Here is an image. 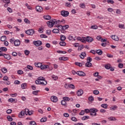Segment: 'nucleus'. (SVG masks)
I'll use <instances>...</instances> for the list:
<instances>
[{
    "mask_svg": "<svg viewBox=\"0 0 125 125\" xmlns=\"http://www.w3.org/2000/svg\"><path fill=\"white\" fill-rule=\"evenodd\" d=\"M97 112H98V109L95 108L90 109V116L91 117H96L97 116Z\"/></svg>",
    "mask_w": 125,
    "mask_h": 125,
    "instance_id": "f257e3e1",
    "label": "nucleus"
},
{
    "mask_svg": "<svg viewBox=\"0 0 125 125\" xmlns=\"http://www.w3.org/2000/svg\"><path fill=\"white\" fill-rule=\"evenodd\" d=\"M47 24L49 28H52V27L54 26V24H57V22L52 20H51L47 22Z\"/></svg>",
    "mask_w": 125,
    "mask_h": 125,
    "instance_id": "f03ea898",
    "label": "nucleus"
},
{
    "mask_svg": "<svg viewBox=\"0 0 125 125\" xmlns=\"http://www.w3.org/2000/svg\"><path fill=\"white\" fill-rule=\"evenodd\" d=\"M33 43L34 45H36V46H40V45H42V42L41 41H33Z\"/></svg>",
    "mask_w": 125,
    "mask_h": 125,
    "instance_id": "7ed1b4c3",
    "label": "nucleus"
},
{
    "mask_svg": "<svg viewBox=\"0 0 125 125\" xmlns=\"http://www.w3.org/2000/svg\"><path fill=\"white\" fill-rule=\"evenodd\" d=\"M34 33H35V31H34L33 29H29L27 31H25V34H27V35H29L30 36L34 35Z\"/></svg>",
    "mask_w": 125,
    "mask_h": 125,
    "instance_id": "20e7f679",
    "label": "nucleus"
},
{
    "mask_svg": "<svg viewBox=\"0 0 125 125\" xmlns=\"http://www.w3.org/2000/svg\"><path fill=\"white\" fill-rule=\"evenodd\" d=\"M61 15L63 17H67L69 15V12L67 11H62L61 12Z\"/></svg>",
    "mask_w": 125,
    "mask_h": 125,
    "instance_id": "39448f33",
    "label": "nucleus"
},
{
    "mask_svg": "<svg viewBox=\"0 0 125 125\" xmlns=\"http://www.w3.org/2000/svg\"><path fill=\"white\" fill-rule=\"evenodd\" d=\"M51 100L52 102H54V103H56V102L58 101V98H57V97L55 96H52L51 97Z\"/></svg>",
    "mask_w": 125,
    "mask_h": 125,
    "instance_id": "423d86ee",
    "label": "nucleus"
},
{
    "mask_svg": "<svg viewBox=\"0 0 125 125\" xmlns=\"http://www.w3.org/2000/svg\"><path fill=\"white\" fill-rule=\"evenodd\" d=\"M110 37L111 39L113 40V41H115V42H119V37L116 35H111Z\"/></svg>",
    "mask_w": 125,
    "mask_h": 125,
    "instance_id": "0eeeda50",
    "label": "nucleus"
},
{
    "mask_svg": "<svg viewBox=\"0 0 125 125\" xmlns=\"http://www.w3.org/2000/svg\"><path fill=\"white\" fill-rule=\"evenodd\" d=\"M49 68L48 65L42 64L41 69V70H46V69Z\"/></svg>",
    "mask_w": 125,
    "mask_h": 125,
    "instance_id": "6e6552de",
    "label": "nucleus"
},
{
    "mask_svg": "<svg viewBox=\"0 0 125 125\" xmlns=\"http://www.w3.org/2000/svg\"><path fill=\"white\" fill-rule=\"evenodd\" d=\"M86 42H93V39L89 36H88L85 38Z\"/></svg>",
    "mask_w": 125,
    "mask_h": 125,
    "instance_id": "1a4fd4ad",
    "label": "nucleus"
},
{
    "mask_svg": "<svg viewBox=\"0 0 125 125\" xmlns=\"http://www.w3.org/2000/svg\"><path fill=\"white\" fill-rule=\"evenodd\" d=\"M83 94V91L82 89L79 90L77 92V96H82Z\"/></svg>",
    "mask_w": 125,
    "mask_h": 125,
    "instance_id": "9d476101",
    "label": "nucleus"
},
{
    "mask_svg": "<svg viewBox=\"0 0 125 125\" xmlns=\"http://www.w3.org/2000/svg\"><path fill=\"white\" fill-rule=\"evenodd\" d=\"M78 76H82V77H85V73L83 71H77L76 73Z\"/></svg>",
    "mask_w": 125,
    "mask_h": 125,
    "instance_id": "9b49d317",
    "label": "nucleus"
},
{
    "mask_svg": "<svg viewBox=\"0 0 125 125\" xmlns=\"http://www.w3.org/2000/svg\"><path fill=\"white\" fill-rule=\"evenodd\" d=\"M36 11H38V12H42V7L40 6H37L36 7Z\"/></svg>",
    "mask_w": 125,
    "mask_h": 125,
    "instance_id": "f8f14e48",
    "label": "nucleus"
},
{
    "mask_svg": "<svg viewBox=\"0 0 125 125\" xmlns=\"http://www.w3.org/2000/svg\"><path fill=\"white\" fill-rule=\"evenodd\" d=\"M59 28H62V30H67L69 28V25H66L65 26L59 25Z\"/></svg>",
    "mask_w": 125,
    "mask_h": 125,
    "instance_id": "ddd939ff",
    "label": "nucleus"
},
{
    "mask_svg": "<svg viewBox=\"0 0 125 125\" xmlns=\"http://www.w3.org/2000/svg\"><path fill=\"white\" fill-rule=\"evenodd\" d=\"M86 56V53L83 52L81 53V55H80V58H81V59H84V57Z\"/></svg>",
    "mask_w": 125,
    "mask_h": 125,
    "instance_id": "4468645a",
    "label": "nucleus"
},
{
    "mask_svg": "<svg viewBox=\"0 0 125 125\" xmlns=\"http://www.w3.org/2000/svg\"><path fill=\"white\" fill-rule=\"evenodd\" d=\"M14 43L15 46H19V45H20V41L18 40H17L15 41V42Z\"/></svg>",
    "mask_w": 125,
    "mask_h": 125,
    "instance_id": "2eb2a0df",
    "label": "nucleus"
},
{
    "mask_svg": "<svg viewBox=\"0 0 125 125\" xmlns=\"http://www.w3.org/2000/svg\"><path fill=\"white\" fill-rule=\"evenodd\" d=\"M3 56H4L5 59H7V60H10V59H11V57H10V55L8 54H4Z\"/></svg>",
    "mask_w": 125,
    "mask_h": 125,
    "instance_id": "dca6fc26",
    "label": "nucleus"
},
{
    "mask_svg": "<svg viewBox=\"0 0 125 125\" xmlns=\"http://www.w3.org/2000/svg\"><path fill=\"white\" fill-rule=\"evenodd\" d=\"M25 115V111L22 110L20 114H19V117L21 119L23 118V116Z\"/></svg>",
    "mask_w": 125,
    "mask_h": 125,
    "instance_id": "f3484780",
    "label": "nucleus"
},
{
    "mask_svg": "<svg viewBox=\"0 0 125 125\" xmlns=\"http://www.w3.org/2000/svg\"><path fill=\"white\" fill-rule=\"evenodd\" d=\"M68 58L67 57H62L59 58V60L60 61H67L68 60Z\"/></svg>",
    "mask_w": 125,
    "mask_h": 125,
    "instance_id": "a211bd4d",
    "label": "nucleus"
},
{
    "mask_svg": "<svg viewBox=\"0 0 125 125\" xmlns=\"http://www.w3.org/2000/svg\"><path fill=\"white\" fill-rule=\"evenodd\" d=\"M110 110L111 111H115V110H117L118 109V106L116 105H114L111 107H110Z\"/></svg>",
    "mask_w": 125,
    "mask_h": 125,
    "instance_id": "6ab92c4d",
    "label": "nucleus"
},
{
    "mask_svg": "<svg viewBox=\"0 0 125 125\" xmlns=\"http://www.w3.org/2000/svg\"><path fill=\"white\" fill-rule=\"evenodd\" d=\"M43 18L45 20H50L51 19V17L49 15L43 16Z\"/></svg>",
    "mask_w": 125,
    "mask_h": 125,
    "instance_id": "aec40b11",
    "label": "nucleus"
},
{
    "mask_svg": "<svg viewBox=\"0 0 125 125\" xmlns=\"http://www.w3.org/2000/svg\"><path fill=\"white\" fill-rule=\"evenodd\" d=\"M112 67V65H111V64L108 63L105 65L104 66V68H105V69H107V70H109L110 68H111Z\"/></svg>",
    "mask_w": 125,
    "mask_h": 125,
    "instance_id": "412c9836",
    "label": "nucleus"
},
{
    "mask_svg": "<svg viewBox=\"0 0 125 125\" xmlns=\"http://www.w3.org/2000/svg\"><path fill=\"white\" fill-rule=\"evenodd\" d=\"M82 121H86V120H89V116H84L82 118Z\"/></svg>",
    "mask_w": 125,
    "mask_h": 125,
    "instance_id": "4be33fe9",
    "label": "nucleus"
},
{
    "mask_svg": "<svg viewBox=\"0 0 125 125\" xmlns=\"http://www.w3.org/2000/svg\"><path fill=\"white\" fill-rule=\"evenodd\" d=\"M35 65L37 68H41L42 63L41 62H37L35 63Z\"/></svg>",
    "mask_w": 125,
    "mask_h": 125,
    "instance_id": "5701e85b",
    "label": "nucleus"
},
{
    "mask_svg": "<svg viewBox=\"0 0 125 125\" xmlns=\"http://www.w3.org/2000/svg\"><path fill=\"white\" fill-rule=\"evenodd\" d=\"M42 81V82H40V84H41V85H46V84H47V82H46V81L44 80Z\"/></svg>",
    "mask_w": 125,
    "mask_h": 125,
    "instance_id": "b1692460",
    "label": "nucleus"
},
{
    "mask_svg": "<svg viewBox=\"0 0 125 125\" xmlns=\"http://www.w3.org/2000/svg\"><path fill=\"white\" fill-rule=\"evenodd\" d=\"M68 40L69 41H76V39H74V36H73V35H70L68 37Z\"/></svg>",
    "mask_w": 125,
    "mask_h": 125,
    "instance_id": "393cba45",
    "label": "nucleus"
},
{
    "mask_svg": "<svg viewBox=\"0 0 125 125\" xmlns=\"http://www.w3.org/2000/svg\"><path fill=\"white\" fill-rule=\"evenodd\" d=\"M91 66H92V63H91V62H87L85 63V67H88V68H90Z\"/></svg>",
    "mask_w": 125,
    "mask_h": 125,
    "instance_id": "a878e982",
    "label": "nucleus"
},
{
    "mask_svg": "<svg viewBox=\"0 0 125 125\" xmlns=\"http://www.w3.org/2000/svg\"><path fill=\"white\" fill-rule=\"evenodd\" d=\"M1 71L3 74H5L7 72V69L5 67H3L1 69Z\"/></svg>",
    "mask_w": 125,
    "mask_h": 125,
    "instance_id": "bb28decb",
    "label": "nucleus"
},
{
    "mask_svg": "<svg viewBox=\"0 0 125 125\" xmlns=\"http://www.w3.org/2000/svg\"><path fill=\"white\" fill-rule=\"evenodd\" d=\"M21 88L22 89H25V88H27V83H24L21 84Z\"/></svg>",
    "mask_w": 125,
    "mask_h": 125,
    "instance_id": "cd10ccee",
    "label": "nucleus"
},
{
    "mask_svg": "<svg viewBox=\"0 0 125 125\" xmlns=\"http://www.w3.org/2000/svg\"><path fill=\"white\" fill-rule=\"evenodd\" d=\"M0 50H1V51H7V48H6V47H1L0 48Z\"/></svg>",
    "mask_w": 125,
    "mask_h": 125,
    "instance_id": "c85d7f7f",
    "label": "nucleus"
},
{
    "mask_svg": "<svg viewBox=\"0 0 125 125\" xmlns=\"http://www.w3.org/2000/svg\"><path fill=\"white\" fill-rule=\"evenodd\" d=\"M101 107L104 109H107V108H108V104H102Z\"/></svg>",
    "mask_w": 125,
    "mask_h": 125,
    "instance_id": "c756f323",
    "label": "nucleus"
},
{
    "mask_svg": "<svg viewBox=\"0 0 125 125\" xmlns=\"http://www.w3.org/2000/svg\"><path fill=\"white\" fill-rule=\"evenodd\" d=\"M52 32L54 34H58V33H59V29H53Z\"/></svg>",
    "mask_w": 125,
    "mask_h": 125,
    "instance_id": "7c9ffc66",
    "label": "nucleus"
},
{
    "mask_svg": "<svg viewBox=\"0 0 125 125\" xmlns=\"http://www.w3.org/2000/svg\"><path fill=\"white\" fill-rule=\"evenodd\" d=\"M96 53L98 54V55H102L103 54V52L101 50H97L96 51Z\"/></svg>",
    "mask_w": 125,
    "mask_h": 125,
    "instance_id": "2f4dec72",
    "label": "nucleus"
},
{
    "mask_svg": "<svg viewBox=\"0 0 125 125\" xmlns=\"http://www.w3.org/2000/svg\"><path fill=\"white\" fill-rule=\"evenodd\" d=\"M60 40L62 41V42H64V41L66 40V37H65L64 35H62L61 36Z\"/></svg>",
    "mask_w": 125,
    "mask_h": 125,
    "instance_id": "473e14b6",
    "label": "nucleus"
},
{
    "mask_svg": "<svg viewBox=\"0 0 125 125\" xmlns=\"http://www.w3.org/2000/svg\"><path fill=\"white\" fill-rule=\"evenodd\" d=\"M109 121H117V119L115 117H111L108 118Z\"/></svg>",
    "mask_w": 125,
    "mask_h": 125,
    "instance_id": "72a5a7b5",
    "label": "nucleus"
},
{
    "mask_svg": "<svg viewBox=\"0 0 125 125\" xmlns=\"http://www.w3.org/2000/svg\"><path fill=\"white\" fill-rule=\"evenodd\" d=\"M47 118L46 117H43L41 119V123H44V122H46Z\"/></svg>",
    "mask_w": 125,
    "mask_h": 125,
    "instance_id": "f704fd0d",
    "label": "nucleus"
},
{
    "mask_svg": "<svg viewBox=\"0 0 125 125\" xmlns=\"http://www.w3.org/2000/svg\"><path fill=\"white\" fill-rule=\"evenodd\" d=\"M60 45L61 46H65V45H66V42H65L64 41H62L60 42Z\"/></svg>",
    "mask_w": 125,
    "mask_h": 125,
    "instance_id": "c9c22d12",
    "label": "nucleus"
},
{
    "mask_svg": "<svg viewBox=\"0 0 125 125\" xmlns=\"http://www.w3.org/2000/svg\"><path fill=\"white\" fill-rule=\"evenodd\" d=\"M63 100H64L65 102L66 101H70V99L69 97H64L62 98Z\"/></svg>",
    "mask_w": 125,
    "mask_h": 125,
    "instance_id": "e433bc0d",
    "label": "nucleus"
},
{
    "mask_svg": "<svg viewBox=\"0 0 125 125\" xmlns=\"http://www.w3.org/2000/svg\"><path fill=\"white\" fill-rule=\"evenodd\" d=\"M61 104L63 106H66L67 105V103L66 102L63 100L61 101Z\"/></svg>",
    "mask_w": 125,
    "mask_h": 125,
    "instance_id": "4c0bfd02",
    "label": "nucleus"
},
{
    "mask_svg": "<svg viewBox=\"0 0 125 125\" xmlns=\"http://www.w3.org/2000/svg\"><path fill=\"white\" fill-rule=\"evenodd\" d=\"M4 3H6L7 4H9V3H10V0H2Z\"/></svg>",
    "mask_w": 125,
    "mask_h": 125,
    "instance_id": "58836bf2",
    "label": "nucleus"
},
{
    "mask_svg": "<svg viewBox=\"0 0 125 125\" xmlns=\"http://www.w3.org/2000/svg\"><path fill=\"white\" fill-rule=\"evenodd\" d=\"M5 40H6V37L4 36H2L0 38V41L1 42H5Z\"/></svg>",
    "mask_w": 125,
    "mask_h": 125,
    "instance_id": "ea45409f",
    "label": "nucleus"
},
{
    "mask_svg": "<svg viewBox=\"0 0 125 125\" xmlns=\"http://www.w3.org/2000/svg\"><path fill=\"white\" fill-rule=\"evenodd\" d=\"M93 93H94L95 95H98V94H99V91L97 90H95L93 91Z\"/></svg>",
    "mask_w": 125,
    "mask_h": 125,
    "instance_id": "a19ab883",
    "label": "nucleus"
},
{
    "mask_svg": "<svg viewBox=\"0 0 125 125\" xmlns=\"http://www.w3.org/2000/svg\"><path fill=\"white\" fill-rule=\"evenodd\" d=\"M69 88H71L72 89H75V85L73 84H69Z\"/></svg>",
    "mask_w": 125,
    "mask_h": 125,
    "instance_id": "79ce46f5",
    "label": "nucleus"
},
{
    "mask_svg": "<svg viewBox=\"0 0 125 125\" xmlns=\"http://www.w3.org/2000/svg\"><path fill=\"white\" fill-rule=\"evenodd\" d=\"M41 38H42L43 39H46L47 38V36H46L45 34H41L40 35Z\"/></svg>",
    "mask_w": 125,
    "mask_h": 125,
    "instance_id": "37998d69",
    "label": "nucleus"
},
{
    "mask_svg": "<svg viewBox=\"0 0 125 125\" xmlns=\"http://www.w3.org/2000/svg\"><path fill=\"white\" fill-rule=\"evenodd\" d=\"M46 35H48V36H50V35L51 34V30H47L46 31Z\"/></svg>",
    "mask_w": 125,
    "mask_h": 125,
    "instance_id": "c03bdc74",
    "label": "nucleus"
},
{
    "mask_svg": "<svg viewBox=\"0 0 125 125\" xmlns=\"http://www.w3.org/2000/svg\"><path fill=\"white\" fill-rule=\"evenodd\" d=\"M7 119H8V121H9V122H12V121H13L12 117H11V116H7Z\"/></svg>",
    "mask_w": 125,
    "mask_h": 125,
    "instance_id": "a18cd8bd",
    "label": "nucleus"
},
{
    "mask_svg": "<svg viewBox=\"0 0 125 125\" xmlns=\"http://www.w3.org/2000/svg\"><path fill=\"white\" fill-rule=\"evenodd\" d=\"M52 78L53 80H54V81H57V80H58V77H57L55 75H53L52 76Z\"/></svg>",
    "mask_w": 125,
    "mask_h": 125,
    "instance_id": "49530a36",
    "label": "nucleus"
},
{
    "mask_svg": "<svg viewBox=\"0 0 125 125\" xmlns=\"http://www.w3.org/2000/svg\"><path fill=\"white\" fill-rule=\"evenodd\" d=\"M88 100H89V101H91V102L94 101V98H93V97H92V96H90L88 98Z\"/></svg>",
    "mask_w": 125,
    "mask_h": 125,
    "instance_id": "de8ad7c7",
    "label": "nucleus"
},
{
    "mask_svg": "<svg viewBox=\"0 0 125 125\" xmlns=\"http://www.w3.org/2000/svg\"><path fill=\"white\" fill-rule=\"evenodd\" d=\"M24 21L25 22V23H26L27 24H30V23H31L30 21H29L28 19L26 18L24 20Z\"/></svg>",
    "mask_w": 125,
    "mask_h": 125,
    "instance_id": "09e8293b",
    "label": "nucleus"
},
{
    "mask_svg": "<svg viewBox=\"0 0 125 125\" xmlns=\"http://www.w3.org/2000/svg\"><path fill=\"white\" fill-rule=\"evenodd\" d=\"M38 80H39L40 81H44V80H45V78H44V77H39L38 78Z\"/></svg>",
    "mask_w": 125,
    "mask_h": 125,
    "instance_id": "8fccbe9b",
    "label": "nucleus"
},
{
    "mask_svg": "<svg viewBox=\"0 0 125 125\" xmlns=\"http://www.w3.org/2000/svg\"><path fill=\"white\" fill-rule=\"evenodd\" d=\"M39 92H40L39 90H36V91H34L32 93L34 95H38V93H39Z\"/></svg>",
    "mask_w": 125,
    "mask_h": 125,
    "instance_id": "3c124183",
    "label": "nucleus"
},
{
    "mask_svg": "<svg viewBox=\"0 0 125 125\" xmlns=\"http://www.w3.org/2000/svg\"><path fill=\"white\" fill-rule=\"evenodd\" d=\"M15 101V99L13 98H10L8 99V102H11V103H12V102H14Z\"/></svg>",
    "mask_w": 125,
    "mask_h": 125,
    "instance_id": "603ef678",
    "label": "nucleus"
},
{
    "mask_svg": "<svg viewBox=\"0 0 125 125\" xmlns=\"http://www.w3.org/2000/svg\"><path fill=\"white\" fill-rule=\"evenodd\" d=\"M86 42V39H85V38H82V39L81 40V42H83V43H84Z\"/></svg>",
    "mask_w": 125,
    "mask_h": 125,
    "instance_id": "864d4df0",
    "label": "nucleus"
},
{
    "mask_svg": "<svg viewBox=\"0 0 125 125\" xmlns=\"http://www.w3.org/2000/svg\"><path fill=\"white\" fill-rule=\"evenodd\" d=\"M107 11H108V12H113V11H114V9L112 8H108Z\"/></svg>",
    "mask_w": 125,
    "mask_h": 125,
    "instance_id": "5fc2aeb1",
    "label": "nucleus"
},
{
    "mask_svg": "<svg viewBox=\"0 0 125 125\" xmlns=\"http://www.w3.org/2000/svg\"><path fill=\"white\" fill-rule=\"evenodd\" d=\"M87 62H90L92 61V59L89 57L87 58Z\"/></svg>",
    "mask_w": 125,
    "mask_h": 125,
    "instance_id": "6e6d98bb",
    "label": "nucleus"
},
{
    "mask_svg": "<svg viewBox=\"0 0 125 125\" xmlns=\"http://www.w3.org/2000/svg\"><path fill=\"white\" fill-rule=\"evenodd\" d=\"M75 65L79 66V67H82L83 64L81 62H75Z\"/></svg>",
    "mask_w": 125,
    "mask_h": 125,
    "instance_id": "4d7b16f0",
    "label": "nucleus"
},
{
    "mask_svg": "<svg viewBox=\"0 0 125 125\" xmlns=\"http://www.w3.org/2000/svg\"><path fill=\"white\" fill-rule=\"evenodd\" d=\"M24 53L25 54V55H29V54H30V51H29V50H25L24 51Z\"/></svg>",
    "mask_w": 125,
    "mask_h": 125,
    "instance_id": "13d9d810",
    "label": "nucleus"
},
{
    "mask_svg": "<svg viewBox=\"0 0 125 125\" xmlns=\"http://www.w3.org/2000/svg\"><path fill=\"white\" fill-rule=\"evenodd\" d=\"M107 3H111V4H113L114 3V0H107Z\"/></svg>",
    "mask_w": 125,
    "mask_h": 125,
    "instance_id": "bf43d9fd",
    "label": "nucleus"
},
{
    "mask_svg": "<svg viewBox=\"0 0 125 125\" xmlns=\"http://www.w3.org/2000/svg\"><path fill=\"white\" fill-rule=\"evenodd\" d=\"M84 112H85L86 114H88V113H90V109H85Z\"/></svg>",
    "mask_w": 125,
    "mask_h": 125,
    "instance_id": "052dcab7",
    "label": "nucleus"
},
{
    "mask_svg": "<svg viewBox=\"0 0 125 125\" xmlns=\"http://www.w3.org/2000/svg\"><path fill=\"white\" fill-rule=\"evenodd\" d=\"M80 7H81V8H84V7H85V5L84 3H81L80 4Z\"/></svg>",
    "mask_w": 125,
    "mask_h": 125,
    "instance_id": "680f3d73",
    "label": "nucleus"
},
{
    "mask_svg": "<svg viewBox=\"0 0 125 125\" xmlns=\"http://www.w3.org/2000/svg\"><path fill=\"white\" fill-rule=\"evenodd\" d=\"M118 67L120 69H122L124 67V64L123 63H119Z\"/></svg>",
    "mask_w": 125,
    "mask_h": 125,
    "instance_id": "e2e57ef3",
    "label": "nucleus"
},
{
    "mask_svg": "<svg viewBox=\"0 0 125 125\" xmlns=\"http://www.w3.org/2000/svg\"><path fill=\"white\" fill-rule=\"evenodd\" d=\"M27 68L29 69V70H31V71L33 70V66L31 65H27Z\"/></svg>",
    "mask_w": 125,
    "mask_h": 125,
    "instance_id": "0e129e2a",
    "label": "nucleus"
},
{
    "mask_svg": "<svg viewBox=\"0 0 125 125\" xmlns=\"http://www.w3.org/2000/svg\"><path fill=\"white\" fill-rule=\"evenodd\" d=\"M18 74H19V75H22V74H23V71L21 70H19L17 71Z\"/></svg>",
    "mask_w": 125,
    "mask_h": 125,
    "instance_id": "69168bd1",
    "label": "nucleus"
},
{
    "mask_svg": "<svg viewBox=\"0 0 125 125\" xmlns=\"http://www.w3.org/2000/svg\"><path fill=\"white\" fill-rule=\"evenodd\" d=\"M119 27L120 29H124V27H125V25L119 24Z\"/></svg>",
    "mask_w": 125,
    "mask_h": 125,
    "instance_id": "338daca9",
    "label": "nucleus"
},
{
    "mask_svg": "<svg viewBox=\"0 0 125 125\" xmlns=\"http://www.w3.org/2000/svg\"><path fill=\"white\" fill-rule=\"evenodd\" d=\"M30 125H37V124H36L35 121H31L30 123Z\"/></svg>",
    "mask_w": 125,
    "mask_h": 125,
    "instance_id": "774afa93",
    "label": "nucleus"
}]
</instances>
